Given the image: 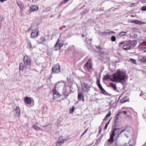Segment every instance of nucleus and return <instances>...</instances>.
I'll list each match as a JSON object with an SVG mask.
<instances>
[{
  "mask_svg": "<svg viewBox=\"0 0 146 146\" xmlns=\"http://www.w3.org/2000/svg\"><path fill=\"white\" fill-rule=\"evenodd\" d=\"M113 78H110V76L107 74L104 76L105 80H108L110 79L111 81L113 82H116L121 83L125 82V80L127 77L125 73L122 71L118 70L116 73L113 75Z\"/></svg>",
  "mask_w": 146,
  "mask_h": 146,
  "instance_id": "1",
  "label": "nucleus"
},
{
  "mask_svg": "<svg viewBox=\"0 0 146 146\" xmlns=\"http://www.w3.org/2000/svg\"><path fill=\"white\" fill-rule=\"evenodd\" d=\"M119 128L116 129L115 128L112 131L111 134L110 135V138L108 140V142L110 143V144H111L114 141L113 137L114 136L119 132Z\"/></svg>",
  "mask_w": 146,
  "mask_h": 146,
  "instance_id": "2",
  "label": "nucleus"
},
{
  "mask_svg": "<svg viewBox=\"0 0 146 146\" xmlns=\"http://www.w3.org/2000/svg\"><path fill=\"white\" fill-rule=\"evenodd\" d=\"M92 66L91 59L89 58L84 65V68L86 71H90L92 68Z\"/></svg>",
  "mask_w": 146,
  "mask_h": 146,
  "instance_id": "3",
  "label": "nucleus"
},
{
  "mask_svg": "<svg viewBox=\"0 0 146 146\" xmlns=\"http://www.w3.org/2000/svg\"><path fill=\"white\" fill-rule=\"evenodd\" d=\"M63 41L58 39L54 46L55 50H57L60 49L63 46Z\"/></svg>",
  "mask_w": 146,
  "mask_h": 146,
  "instance_id": "4",
  "label": "nucleus"
},
{
  "mask_svg": "<svg viewBox=\"0 0 146 146\" xmlns=\"http://www.w3.org/2000/svg\"><path fill=\"white\" fill-rule=\"evenodd\" d=\"M60 67L58 64H56L52 66V70L53 73L58 74L60 72Z\"/></svg>",
  "mask_w": 146,
  "mask_h": 146,
  "instance_id": "5",
  "label": "nucleus"
},
{
  "mask_svg": "<svg viewBox=\"0 0 146 146\" xmlns=\"http://www.w3.org/2000/svg\"><path fill=\"white\" fill-rule=\"evenodd\" d=\"M23 61L25 64L29 68L31 66V61L29 58L27 56L23 57Z\"/></svg>",
  "mask_w": 146,
  "mask_h": 146,
  "instance_id": "6",
  "label": "nucleus"
},
{
  "mask_svg": "<svg viewBox=\"0 0 146 146\" xmlns=\"http://www.w3.org/2000/svg\"><path fill=\"white\" fill-rule=\"evenodd\" d=\"M100 80L99 79H98L97 81V84L98 87L100 88L102 92L104 94L106 95L108 93L102 87V86L100 82Z\"/></svg>",
  "mask_w": 146,
  "mask_h": 146,
  "instance_id": "7",
  "label": "nucleus"
},
{
  "mask_svg": "<svg viewBox=\"0 0 146 146\" xmlns=\"http://www.w3.org/2000/svg\"><path fill=\"white\" fill-rule=\"evenodd\" d=\"M82 89L84 92H87L90 90V87L85 82H82L81 83Z\"/></svg>",
  "mask_w": 146,
  "mask_h": 146,
  "instance_id": "8",
  "label": "nucleus"
},
{
  "mask_svg": "<svg viewBox=\"0 0 146 146\" xmlns=\"http://www.w3.org/2000/svg\"><path fill=\"white\" fill-rule=\"evenodd\" d=\"M38 9V7L36 5H33L30 7V9L28 11V12L30 13L31 11H36Z\"/></svg>",
  "mask_w": 146,
  "mask_h": 146,
  "instance_id": "9",
  "label": "nucleus"
},
{
  "mask_svg": "<svg viewBox=\"0 0 146 146\" xmlns=\"http://www.w3.org/2000/svg\"><path fill=\"white\" fill-rule=\"evenodd\" d=\"M38 31L37 29H36L34 31H32L31 36L33 38L37 37L38 35Z\"/></svg>",
  "mask_w": 146,
  "mask_h": 146,
  "instance_id": "10",
  "label": "nucleus"
},
{
  "mask_svg": "<svg viewBox=\"0 0 146 146\" xmlns=\"http://www.w3.org/2000/svg\"><path fill=\"white\" fill-rule=\"evenodd\" d=\"M56 88H54V89H53V95L54 98H57L60 96V95L59 93L56 90Z\"/></svg>",
  "mask_w": 146,
  "mask_h": 146,
  "instance_id": "11",
  "label": "nucleus"
},
{
  "mask_svg": "<svg viewBox=\"0 0 146 146\" xmlns=\"http://www.w3.org/2000/svg\"><path fill=\"white\" fill-rule=\"evenodd\" d=\"M126 129H125L122 131H121L119 133L118 135V137H119V136H121V134L124 131H125V135L126 136L127 138H128V137L127 135H128V134L129 133V131L128 130L126 131Z\"/></svg>",
  "mask_w": 146,
  "mask_h": 146,
  "instance_id": "12",
  "label": "nucleus"
},
{
  "mask_svg": "<svg viewBox=\"0 0 146 146\" xmlns=\"http://www.w3.org/2000/svg\"><path fill=\"white\" fill-rule=\"evenodd\" d=\"M131 48V46L129 42L126 44H125L123 46V49L125 50H129Z\"/></svg>",
  "mask_w": 146,
  "mask_h": 146,
  "instance_id": "13",
  "label": "nucleus"
},
{
  "mask_svg": "<svg viewBox=\"0 0 146 146\" xmlns=\"http://www.w3.org/2000/svg\"><path fill=\"white\" fill-rule=\"evenodd\" d=\"M131 23H133L136 24H138L139 25L143 24L145 23L142 22L141 21L138 20H133L131 21Z\"/></svg>",
  "mask_w": 146,
  "mask_h": 146,
  "instance_id": "14",
  "label": "nucleus"
},
{
  "mask_svg": "<svg viewBox=\"0 0 146 146\" xmlns=\"http://www.w3.org/2000/svg\"><path fill=\"white\" fill-rule=\"evenodd\" d=\"M84 97L83 93L82 92H79L78 93V101H81L82 98H84Z\"/></svg>",
  "mask_w": 146,
  "mask_h": 146,
  "instance_id": "15",
  "label": "nucleus"
},
{
  "mask_svg": "<svg viewBox=\"0 0 146 146\" xmlns=\"http://www.w3.org/2000/svg\"><path fill=\"white\" fill-rule=\"evenodd\" d=\"M25 101L26 103L27 104H29L31 102V99L30 97H26L25 98Z\"/></svg>",
  "mask_w": 146,
  "mask_h": 146,
  "instance_id": "16",
  "label": "nucleus"
},
{
  "mask_svg": "<svg viewBox=\"0 0 146 146\" xmlns=\"http://www.w3.org/2000/svg\"><path fill=\"white\" fill-rule=\"evenodd\" d=\"M128 42L131 46H131L133 47L135 46L137 43V42L135 40L129 41Z\"/></svg>",
  "mask_w": 146,
  "mask_h": 146,
  "instance_id": "17",
  "label": "nucleus"
},
{
  "mask_svg": "<svg viewBox=\"0 0 146 146\" xmlns=\"http://www.w3.org/2000/svg\"><path fill=\"white\" fill-rule=\"evenodd\" d=\"M129 98L128 97L125 96L120 100V102L121 103H123L126 102H128L129 101Z\"/></svg>",
  "mask_w": 146,
  "mask_h": 146,
  "instance_id": "18",
  "label": "nucleus"
},
{
  "mask_svg": "<svg viewBox=\"0 0 146 146\" xmlns=\"http://www.w3.org/2000/svg\"><path fill=\"white\" fill-rule=\"evenodd\" d=\"M45 41L46 39L45 38L43 37H42L41 38L39 39L38 42L39 44H43L44 43V42Z\"/></svg>",
  "mask_w": 146,
  "mask_h": 146,
  "instance_id": "19",
  "label": "nucleus"
},
{
  "mask_svg": "<svg viewBox=\"0 0 146 146\" xmlns=\"http://www.w3.org/2000/svg\"><path fill=\"white\" fill-rule=\"evenodd\" d=\"M67 139L65 140L63 138L62 136L60 137L59 138L57 141L59 142L60 143L63 144L65 141H67Z\"/></svg>",
  "mask_w": 146,
  "mask_h": 146,
  "instance_id": "20",
  "label": "nucleus"
},
{
  "mask_svg": "<svg viewBox=\"0 0 146 146\" xmlns=\"http://www.w3.org/2000/svg\"><path fill=\"white\" fill-rule=\"evenodd\" d=\"M17 3L18 6L19 7L20 9L21 10L24 7V5L23 3L20 1H17Z\"/></svg>",
  "mask_w": 146,
  "mask_h": 146,
  "instance_id": "21",
  "label": "nucleus"
},
{
  "mask_svg": "<svg viewBox=\"0 0 146 146\" xmlns=\"http://www.w3.org/2000/svg\"><path fill=\"white\" fill-rule=\"evenodd\" d=\"M114 123L115 127H117L121 124L120 120L117 121V119H115Z\"/></svg>",
  "mask_w": 146,
  "mask_h": 146,
  "instance_id": "22",
  "label": "nucleus"
},
{
  "mask_svg": "<svg viewBox=\"0 0 146 146\" xmlns=\"http://www.w3.org/2000/svg\"><path fill=\"white\" fill-rule=\"evenodd\" d=\"M109 86L112 88L114 91L115 90L117 89V87L116 86V84L112 83H110Z\"/></svg>",
  "mask_w": 146,
  "mask_h": 146,
  "instance_id": "23",
  "label": "nucleus"
},
{
  "mask_svg": "<svg viewBox=\"0 0 146 146\" xmlns=\"http://www.w3.org/2000/svg\"><path fill=\"white\" fill-rule=\"evenodd\" d=\"M68 87H65L64 88V90L63 92V94L65 96L68 92Z\"/></svg>",
  "mask_w": 146,
  "mask_h": 146,
  "instance_id": "24",
  "label": "nucleus"
},
{
  "mask_svg": "<svg viewBox=\"0 0 146 146\" xmlns=\"http://www.w3.org/2000/svg\"><path fill=\"white\" fill-rule=\"evenodd\" d=\"M15 111L16 114L18 113L19 115H20V109L19 108L18 106H17L16 107L15 109Z\"/></svg>",
  "mask_w": 146,
  "mask_h": 146,
  "instance_id": "25",
  "label": "nucleus"
},
{
  "mask_svg": "<svg viewBox=\"0 0 146 146\" xmlns=\"http://www.w3.org/2000/svg\"><path fill=\"white\" fill-rule=\"evenodd\" d=\"M111 114V112L110 111H109L108 113L106 114L104 119V120L105 121L106 120L108 119V117H110V116Z\"/></svg>",
  "mask_w": 146,
  "mask_h": 146,
  "instance_id": "26",
  "label": "nucleus"
},
{
  "mask_svg": "<svg viewBox=\"0 0 146 146\" xmlns=\"http://www.w3.org/2000/svg\"><path fill=\"white\" fill-rule=\"evenodd\" d=\"M32 127L36 130H38L39 131L42 130V129H41L38 126H37L36 125H33L32 126Z\"/></svg>",
  "mask_w": 146,
  "mask_h": 146,
  "instance_id": "27",
  "label": "nucleus"
},
{
  "mask_svg": "<svg viewBox=\"0 0 146 146\" xmlns=\"http://www.w3.org/2000/svg\"><path fill=\"white\" fill-rule=\"evenodd\" d=\"M24 66L23 65V64L22 63L20 64L19 68L20 70H23L24 68Z\"/></svg>",
  "mask_w": 146,
  "mask_h": 146,
  "instance_id": "28",
  "label": "nucleus"
},
{
  "mask_svg": "<svg viewBox=\"0 0 146 146\" xmlns=\"http://www.w3.org/2000/svg\"><path fill=\"white\" fill-rule=\"evenodd\" d=\"M74 109V107L73 106L72 108H70V109L69 112L70 113H73Z\"/></svg>",
  "mask_w": 146,
  "mask_h": 146,
  "instance_id": "29",
  "label": "nucleus"
},
{
  "mask_svg": "<svg viewBox=\"0 0 146 146\" xmlns=\"http://www.w3.org/2000/svg\"><path fill=\"white\" fill-rule=\"evenodd\" d=\"M116 40V38L115 36H113L111 37V40L112 42H114Z\"/></svg>",
  "mask_w": 146,
  "mask_h": 146,
  "instance_id": "30",
  "label": "nucleus"
},
{
  "mask_svg": "<svg viewBox=\"0 0 146 146\" xmlns=\"http://www.w3.org/2000/svg\"><path fill=\"white\" fill-rule=\"evenodd\" d=\"M126 33L124 32H122L119 34V35L120 36H122L125 35H126Z\"/></svg>",
  "mask_w": 146,
  "mask_h": 146,
  "instance_id": "31",
  "label": "nucleus"
},
{
  "mask_svg": "<svg viewBox=\"0 0 146 146\" xmlns=\"http://www.w3.org/2000/svg\"><path fill=\"white\" fill-rule=\"evenodd\" d=\"M88 9H86L83 11L82 13H83V14H85L87 13L88 12Z\"/></svg>",
  "mask_w": 146,
  "mask_h": 146,
  "instance_id": "32",
  "label": "nucleus"
},
{
  "mask_svg": "<svg viewBox=\"0 0 146 146\" xmlns=\"http://www.w3.org/2000/svg\"><path fill=\"white\" fill-rule=\"evenodd\" d=\"M102 33L103 35H107L108 34H109V33L108 32L105 31V32H102Z\"/></svg>",
  "mask_w": 146,
  "mask_h": 146,
  "instance_id": "33",
  "label": "nucleus"
},
{
  "mask_svg": "<svg viewBox=\"0 0 146 146\" xmlns=\"http://www.w3.org/2000/svg\"><path fill=\"white\" fill-rule=\"evenodd\" d=\"M62 144H62L60 143L59 142H58V141H57L56 143V146H60L61 145H62Z\"/></svg>",
  "mask_w": 146,
  "mask_h": 146,
  "instance_id": "34",
  "label": "nucleus"
},
{
  "mask_svg": "<svg viewBox=\"0 0 146 146\" xmlns=\"http://www.w3.org/2000/svg\"><path fill=\"white\" fill-rule=\"evenodd\" d=\"M28 46L29 47V48L30 49L32 48H33V46L31 44V43H30L28 44Z\"/></svg>",
  "mask_w": 146,
  "mask_h": 146,
  "instance_id": "35",
  "label": "nucleus"
},
{
  "mask_svg": "<svg viewBox=\"0 0 146 146\" xmlns=\"http://www.w3.org/2000/svg\"><path fill=\"white\" fill-rule=\"evenodd\" d=\"M119 116H117V114H116L114 117V118H115V119H117V121L120 120V119H119Z\"/></svg>",
  "mask_w": 146,
  "mask_h": 146,
  "instance_id": "36",
  "label": "nucleus"
},
{
  "mask_svg": "<svg viewBox=\"0 0 146 146\" xmlns=\"http://www.w3.org/2000/svg\"><path fill=\"white\" fill-rule=\"evenodd\" d=\"M141 9L143 11H146V6L142 7H141Z\"/></svg>",
  "mask_w": 146,
  "mask_h": 146,
  "instance_id": "37",
  "label": "nucleus"
},
{
  "mask_svg": "<svg viewBox=\"0 0 146 146\" xmlns=\"http://www.w3.org/2000/svg\"><path fill=\"white\" fill-rule=\"evenodd\" d=\"M142 62H146V59L143 58L140 60Z\"/></svg>",
  "mask_w": 146,
  "mask_h": 146,
  "instance_id": "38",
  "label": "nucleus"
},
{
  "mask_svg": "<svg viewBox=\"0 0 146 146\" xmlns=\"http://www.w3.org/2000/svg\"><path fill=\"white\" fill-rule=\"evenodd\" d=\"M135 5V4L134 3H133L130 4V7H134Z\"/></svg>",
  "mask_w": 146,
  "mask_h": 146,
  "instance_id": "39",
  "label": "nucleus"
},
{
  "mask_svg": "<svg viewBox=\"0 0 146 146\" xmlns=\"http://www.w3.org/2000/svg\"><path fill=\"white\" fill-rule=\"evenodd\" d=\"M2 18L1 17H0V29H1V22H2Z\"/></svg>",
  "mask_w": 146,
  "mask_h": 146,
  "instance_id": "40",
  "label": "nucleus"
},
{
  "mask_svg": "<svg viewBox=\"0 0 146 146\" xmlns=\"http://www.w3.org/2000/svg\"><path fill=\"white\" fill-rule=\"evenodd\" d=\"M61 83V82L60 81H58V82H57V83H56L55 84L54 88H56V86H57V84H59V83Z\"/></svg>",
  "mask_w": 146,
  "mask_h": 146,
  "instance_id": "41",
  "label": "nucleus"
},
{
  "mask_svg": "<svg viewBox=\"0 0 146 146\" xmlns=\"http://www.w3.org/2000/svg\"><path fill=\"white\" fill-rule=\"evenodd\" d=\"M122 114V111H120L117 114V116H120V115H121Z\"/></svg>",
  "mask_w": 146,
  "mask_h": 146,
  "instance_id": "42",
  "label": "nucleus"
},
{
  "mask_svg": "<svg viewBox=\"0 0 146 146\" xmlns=\"http://www.w3.org/2000/svg\"><path fill=\"white\" fill-rule=\"evenodd\" d=\"M124 43H125V42L124 41L121 42L119 43V45L120 46V45H121L124 44Z\"/></svg>",
  "mask_w": 146,
  "mask_h": 146,
  "instance_id": "43",
  "label": "nucleus"
},
{
  "mask_svg": "<svg viewBox=\"0 0 146 146\" xmlns=\"http://www.w3.org/2000/svg\"><path fill=\"white\" fill-rule=\"evenodd\" d=\"M143 50H142V51L144 52H146V47L143 48Z\"/></svg>",
  "mask_w": 146,
  "mask_h": 146,
  "instance_id": "44",
  "label": "nucleus"
},
{
  "mask_svg": "<svg viewBox=\"0 0 146 146\" xmlns=\"http://www.w3.org/2000/svg\"><path fill=\"white\" fill-rule=\"evenodd\" d=\"M108 124H106L105 125V127H104V129H106L107 128V127H108Z\"/></svg>",
  "mask_w": 146,
  "mask_h": 146,
  "instance_id": "45",
  "label": "nucleus"
},
{
  "mask_svg": "<svg viewBox=\"0 0 146 146\" xmlns=\"http://www.w3.org/2000/svg\"><path fill=\"white\" fill-rule=\"evenodd\" d=\"M132 62L133 63V64H135L136 63V60L135 59H132Z\"/></svg>",
  "mask_w": 146,
  "mask_h": 146,
  "instance_id": "46",
  "label": "nucleus"
},
{
  "mask_svg": "<svg viewBox=\"0 0 146 146\" xmlns=\"http://www.w3.org/2000/svg\"><path fill=\"white\" fill-rule=\"evenodd\" d=\"M141 1L143 3H146V0H141Z\"/></svg>",
  "mask_w": 146,
  "mask_h": 146,
  "instance_id": "47",
  "label": "nucleus"
},
{
  "mask_svg": "<svg viewBox=\"0 0 146 146\" xmlns=\"http://www.w3.org/2000/svg\"><path fill=\"white\" fill-rule=\"evenodd\" d=\"M96 47L98 49H100L101 48L100 46H97L96 45Z\"/></svg>",
  "mask_w": 146,
  "mask_h": 146,
  "instance_id": "48",
  "label": "nucleus"
},
{
  "mask_svg": "<svg viewBox=\"0 0 146 146\" xmlns=\"http://www.w3.org/2000/svg\"><path fill=\"white\" fill-rule=\"evenodd\" d=\"M122 113H123L124 114H126L127 113V111H122Z\"/></svg>",
  "mask_w": 146,
  "mask_h": 146,
  "instance_id": "49",
  "label": "nucleus"
},
{
  "mask_svg": "<svg viewBox=\"0 0 146 146\" xmlns=\"http://www.w3.org/2000/svg\"><path fill=\"white\" fill-rule=\"evenodd\" d=\"M87 129H86L83 132V135H84L87 132Z\"/></svg>",
  "mask_w": 146,
  "mask_h": 146,
  "instance_id": "50",
  "label": "nucleus"
},
{
  "mask_svg": "<svg viewBox=\"0 0 146 146\" xmlns=\"http://www.w3.org/2000/svg\"><path fill=\"white\" fill-rule=\"evenodd\" d=\"M31 27H30L27 30V31L29 32L31 30Z\"/></svg>",
  "mask_w": 146,
  "mask_h": 146,
  "instance_id": "51",
  "label": "nucleus"
},
{
  "mask_svg": "<svg viewBox=\"0 0 146 146\" xmlns=\"http://www.w3.org/2000/svg\"><path fill=\"white\" fill-rule=\"evenodd\" d=\"M7 0H0V1L1 2H3L4 1H6Z\"/></svg>",
  "mask_w": 146,
  "mask_h": 146,
  "instance_id": "52",
  "label": "nucleus"
},
{
  "mask_svg": "<svg viewBox=\"0 0 146 146\" xmlns=\"http://www.w3.org/2000/svg\"><path fill=\"white\" fill-rule=\"evenodd\" d=\"M109 33H113L114 34H115V32H113V31H112L110 32Z\"/></svg>",
  "mask_w": 146,
  "mask_h": 146,
  "instance_id": "53",
  "label": "nucleus"
},
{
  "mask_svg": "<svg viewBox=\"0 0 146 146\" xmlns=\"http://www.w3.org/2000/svg\"><path fill=\"white\" fill-rule=\"evenodd\" d=\"M143 41L144 42L146 43V38L144 39Z\"/></svg>",
  "mask_w": 146,
  "mask_h": 146,
  "instance_id": "54",
  "label": "nucleus"
},
{
  "mask_svg": "<svg viewBox=\"0 0 146 146\" xmlns=\"http://www.w3.org/2000/svg\"><path fill=\"white\" fill-rule=\"evenodd\" d=\"M82 101L83 102H84L85 101L84 97L83 98H82Z\"/></svg>",
  "mask_w": 146,
  "mask_h": 146,
  "instance_id": "55",
  "label": "nucleus"
},
{
  "mask_svg": "<svg viewBox=\"0 0 146 146\" xmlns=\"http://www.w3.org/2000/svg\"><path fill=\"white\" fill-rule=\"evenodd\" d=\"M69 0H65V3H66L67 2H68Z\"/></svg>",
  "mask_w": 146,
  "mask_h": 146,
  "instance_id": "56",
  "label": "nucleus"
},
{
  "mask_svg": "<svg viewBox=\"0 0 146 146\" xmlns=\"http://www.w3.org/2000/svg\"><path fill=\"white\" fill-rule=\"evenodd\" d=\"M50 77L51 78L52 77V73H51L50 75Z\"/></svg>",
  "mask_w": 146,
  "mask_h": 146,
  "instance_id": "57",
  "label": "nucleus"
},
{
  "mask_svg": "<svg viewBox=\"0 0 146 146\" xmlns=\"http://www.w3.org/2000/svg\"><path fill=\"white\" fill-rule=\"evenodd\" d=\"M110 120H109L108 122V123H106V124H108H108H109V123H110Z\"/></svg>",
  "mask_w": 146,
  "mask_h": 146,
  "instance_id": "58",
  "label": "nucleus"
},
{
  "mask_svg": "<svg viewBox=\"0 0 146 146\" xmlns=\"http://www.w3.org/2000/svg\"><path fill=\"white\" fill-rule=\"evenodd\" d=\"M110 120H109L108 122V123H106V124H108H108H109V123H110Z\"/></svg>",
  "mask_w": 146,
  "mask_h": 146,
  "instance_id": "59",
  "label": "nucleus"
},
{
  "mask_svg": "<svg viewBox=\"0 0 146 146\" xmlns=\"http://www.w3.org/2000/svg\"><path fill=\"white\" fill-rule=\"evenodd\" d=\"M141 93H142V92H141ZM140 96H143V95H142L141 93V94L140 95Z\"/></svg>",
  "mask_w": 146,
  "mask_h": 146,
  "instance_id": "60",
  "label": "nucleus"
},
{
  "mask_svg": "<svg viewBox=\"0 0 146 146\" xmlns=\"http://www.w3.org/2000/svg\"><path fill=\"white\" fill-rule=\"evenodd\" d=\"M82 37H84V35L82 34Z\"/></svg>",
  "mask_w": 146,
  "mask_h": 146,
  "instance_id": "61",
  "label": "nucleus"
},
{
  "mask_svg": "<svg viewBox=\"0 0 146 146\" xmlns=\"http://www.w3.org/2000/svg\"><path fill=\"white\" fill-rule=\"evenodd\" d=\"M83 135V134L81 135V136H80V137H82V136L83 135Z\"/></svg>",
  "mask_w": 146,
  "mask_h": 146,
  "instance_id": "62",
  "label": "nucleus"
},
{
  "mask_svg": "<svg viewBox=\"0 0 146 146\" xmlns=\"http://www.w3.org/2000/svg\"><path fill=\"white\" fill-rule=\"evenodd\" d=\"M68 95H69V94H67L66 95V96H68Z\"/></svg>",
  "mask_w": 146,
  "mask_h": 146,
  "instance_id": "63",
  "label": "nucleus"
},
{
  "mask_svg": "<svg viewBox=\"0 0 146 146\" xmlns=\"http://www.w3.org/2000/svg\"><path fill=\"white\" fill-rule=\"evenodd\" d=\"M131 17H133V15H131Z\"/></svg>",
  "mask_w": 146,
  "mask_h": 146,
  "instance_id": "64",
  "label": "nucleus"
}]
</instances>
